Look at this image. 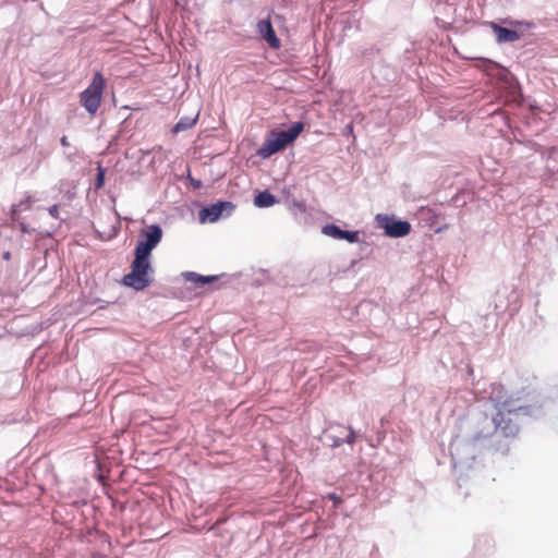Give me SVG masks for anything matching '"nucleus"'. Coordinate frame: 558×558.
I'll list each match as a JSON object with an SVG mask.
<instances>
[{
  "label": "nucleus",
  "mask_w": 558,
  "mask_h": 558,
  "mask_svg": "<svg viewBox=\"0 0 558 558\" xmlns=\"http://www.w3.org/2000/svg\"><path fill=\"white\" fill-rule=\"evenodd\" d=\"M349 243H355L359 241V231H345L343 230L342 239Z\"/></svg>",
  "instance_id": "nucleus-15"
},
{
  "label": "nucleus",
  "mask_w": 558,
  "mask_h": 558,
  "mask_svg": "<svg viewBox=\"0 0 558 558\" xmlns=\"http://www.w3.org/2000/svg\"><path fill=\"white\" fill-rule=\"evenodd\" d=\"M3 259L10 260L11 259V253L9 251L4 252L2 255Z\"/></svg>",
  "instance_id": "nucleus-19"
},
{
  "label": "nucleus",
  "mask_w": 558,
  "mask_h": 558,
  "mask_svg": "<svg viewBox=\"0 0 558 558\" xmlns=\"http://www.w3.org/2000/svg\"><path fill=\"white\" fill-rule=\"evenodd\" d=\"M186 277L189 280L201 284L209 283L217 280L216 276H201L195 272H189Z\"/></svg>",
  "instance_id": "nucleus-13"
},
{
  "label": "nucleus",
  "mask_w": 558,
  "mask_h": 558,
  "mask_svg": "<svg viewBox=\"0 0 558 558\" xmlns=\"http://www.w3.org/2000/svg\"><path fill=\"white\" fill-rule=\"evenodd\" d=\"M162 238V230L158 225H150L143 231L135 247V256L149 259L151 251L158 245Z\"/></svg>",
  "instance_id": "nucleus-5"
},
{
  "label": "nucleus",
  "mask_w": 558,
  "mask_h": 558,
  "mask_svg": "<svg viewBox=\"0 0 558 558\" xmlns=\"http://www.w3.org/2000/svg\"><path fill=\"white\" fill-rule=\"evenodd\" d=\"M330 498L335 499V500L338 499V497L336 495H330Z\"/></svg>",
  "instance_id": "nucleus-20"
},
{
  "label": "nucleus",
  "mask_w": 558,
  "mask_h": 558,
  "mask_svg": "<svg viewBox=\"0 0 558 558\" xmlns=\"http://www.w3.org/2000/svg\"><path fill=\"white\" fill-rule=\"evenodd\" d=\"M520 412L527 413V408L512 407L511 401L497 404L496 414L493 416L496 430H499L505 437H514L519 433L518 416Z\"/></svg>",
  "instance_id": "nucleus-1"
},
{
  "label": "nucleus",
  "mask_w": 558,
  "mask_h": 558,
  "mask_svg": "<svg viewBox=\"0 0 558 558\" xmlns=\"http://www.w3.org/2000/svg\"><path fill=\"white\" fill-rule=\"evenodd\" d=\"M106 88V80L101 72L94 73L90 84L80 94V104L92 116L99 109L102 94Z\"/></svg>",
  "instance_id": "nucleus-3"
},
{
  "label": "nucleus",
  "mask_w": 558,
  "mask_h": 558,
  "mask_svg": "<svg viewBox=\"0 0 558 558\" xmlns=\"http://www.w3.org/2000/svg\"><path fill=\"white\" fill-rule=\"evenodd\" d=\"M322 232L325 235L330 236L332 239H337V240H341L342 234H343V230L332 223L324 226Z\"/></svg>",
  "instance_id": "nucleus-11"
},
{
  "label": "nucleus",
  "mask_w": 558,
  "mask_h": 558,
  "mask_svg": "<svg viewBox=\"0 0 558 558\" xmlns=\"http://www.w3.org/2000/svg\"><path fill=\"white\" fill-rule=\"evenodd\" d=\"M345 441L350 445H352L355 441V433L352 428H349Z\"/></svg>",
  "instance_id": "nucleus-16"
},
{
  "label": "nucleus",
  "mask_w": 558,
  "mask_h": 558,
  "mask_svg": "<svg viewBox=\"0 0 558 558\" xmlns=\"http://www.w3.org/2000/svg\"><path fill=\"white\" fill-rule=\"evenodd\" d=\"M303 130L304 123L295 122L287 131L272 132L258 149V156L265 159L280 151L290 143L295 141V138L301 134Z\"/></svg>",
  "instance_id": "nucleus-2"
},
{
  "label": "nucleus",
  "mask_w": 558,
  "mask_h": 558,
  "mask_svg": "<svg viewBox=\"0 0 558 558\" xmlns=\"http://www.w3.org/2000/svg\"><path fill=\"white\" fill-rule=\"evenodd\" d=\"M60 143L63 147H69L70 146V142L68 140L66 136H62L61 140H60Z\"/></svg>",
  "instance_id": "nucleus-18"
},
{
  "label": "nucleus",
  "mask_w": 558,
  "mask_h": 558,
  "mask_svg": "<svg viewBox=\"0 0 558 558\" xmlns=\"http://www.w3.org/2000/svg\"><path fill=\"white\" fill-rule=\"evenodd\" d=\"M105 173H106L105 168L99 165L97 168V178H96V184H95L96 189H101L104 186Z\"/></svg>",
  "instance_id": "nucleus-14"
},
{
  "label": "nucleus",
  "mask_w": 558,
  "mask_h": 558,
  "mask_svg": "<svg viewBox=\"0 0 558 558\" xmlns=\"http://www.w3.org/2000/svg\"><path fill=\"white\" fill-rule=\"evenodd\" d=\"M196 120H197V116L193 119L181 118L179 120V122L174 125L173 132L179 133V132L185 131L187 129H191L196 123Z\"/></svg>",
  "instance_id": "nucleus-12"
},
{
  "label": "nucleus",
  "mask_w": 558,
  "mask_h": 558,
  "mask_svg": "<svg viewBox=\"0 0 558 558\" xmlns=\"http://www.w3.org/2000/svg\"><path fill=\"white\" fill-rule=\"evenodd\" d=\"M377 220L390 238H402L411 232V225L408 221L393 220L387 216H377Z\"/></svg>",
  "instance_id": "nucleus-6"
},
{
  "label": "nucleus",
  "mask_w": 558,
  "mask_h": 558,
  "mask_svg": "<svg viewBox=\"0 0 558 558\" xmlns=\"http://www.w3.org/2000/svg\"><path fill=\"white\" fill-rule=\"evenodd\" d=\"M257 31L271 48L278 49L280 47V40L276 36V33L269 20H260L257 23Z\"/></svg>",
  "instance_id": "nucleus-8"
},
{
  "label": "nucleus",
  "mask_w": 558,
  "mask_h": 558,
  "mask_svg": "<svg viewBox=\"0 0 558 558\" xmlns=\"http://www.w3.org/2000/svg\"><path fill=\"white\" fill-rule=\"evenodd\" d=\"M489 26L496 35V39L499 44L514 43L520 39V34L517 31L502 27L495 22H490Z\"/></svg>",
  "instance_id": "nucleus-9"
},
{
  "label": "nucleus",
  "mask_w": 558,
  "mask_h": 558,
  "mask_svg": "<svg viewBox=\"0 0 558 558\" xmlns=\"http://www.w3.org/2000/svg\"><path fill=\"white\" fill-rule=\"evenodd\" d=\"M275 203L276 197L268 191L259 192L254 198L255 206L260 208L272 206Z\"/></svg>",
  "instance_id": "nucleus-10"
},
{
  "label": "nucleus",
  "mask_w": 558,
  "mask_h": 558,
  "mask_svg": "<svg viewBox=\"0 0 558 558\" xmlns=\"http://www.w3.org/2000/svg\"><path fill=\"white\" fill-rule=\"evenodd\" d=\"M151 272L153 268L149 259L135 256L131 265V271L123 277L122 281L126 287L141 291L151 283Z\"/></svg>",
  "instance_id": "nucleus-4"
},
{
  "label": "nucleus",
  "mask_w": 558,
  "mask_h": 558,
  "mask_svg": "<svg viewBox=\"0 0 558 558\" xmlns=\"http://www.w3.org/2000/svg\"><path fill=\"white\" fill-rule=\"evenodd\" d=\"M48 210H49V214L53 218H58L59 217V206L58 205H52Z\"/></svg>",
  "instance_id": "nucleus-17"
},
{
  "label": "nucleus",
  "mask_w": 558,
  "mask_h": 558,
  "mask_svg": "<svg viewBox=\"0 0 558 558\" xmlns=\"http://www.w3.org/2000/svg\"><path fill=\"white\" fill-rule=\"evenodd\" d=\"M233 207L234 206L229 202H219L203 208L199 211V218L202 221L215 222L220 218L226 208L233 209Z\"/></svg>",
  "instance_id": "nucleus-7"
}]
</instances>
